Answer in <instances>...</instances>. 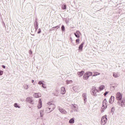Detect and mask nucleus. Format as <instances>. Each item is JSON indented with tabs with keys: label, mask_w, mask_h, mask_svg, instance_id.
<instances>
[{
	"label": "nucleus",
	"mask_w": 125,
	"mask_h": 125,
	"mask_svg": "<svg viewBox=\"0 0 125 125\" xmlns=\"http://www.w3.org/2000/svg\"><path fill=\"white\" fill-rule=\"evenodd\" d=\"M14 107H15V108H18L19 109L21 108V106H20V105H19V104L17 103H15L14 104Z\"/></svg>",
	"instance_id": "23"
},
{
	"label": "nucleus",
	"mask_w": 125,
	"mask_h": 125,
	"mask_svg": "<svg viewBox=\"0 0 125 125\" xmlns=\"http://www.w3.org/2000/svg\"><path fill=\"white\" fill-rule=\"evenodd\" d=\"M41 32H42V30L41 29V28H39L38 29V34H41Z\"/></svg>",
	"instance_id": "34"
},
{
	"label": "nucleus",
	"mask_w": 125,
	"mask_h": 125,
	"mask_svg": "<svg viewBox=\"0 0 125 125\" xmlns=\"http://www.w3.org/2000/svg\"><path fill=\"white\" fill-rule=\"evenodd\" d=\"M79 125H82V124H79Z\"/></svg>",
	"instance_id": "41"
},
{
	"label": "nucleus",
	"mask_w": 125,
	"mask_h": 125,
	"mask_svg": "<svg viewBox=\"0 0 125 125\" xmlns=\"http://www.w3.org/2000/svg\"><path fill=\"white\" fill-rule=\"evenodd\" d=\"M38 84H40V85H41L42 84V87H43V88H46V86L44 85V84L43 83H42V81H40L39 83H38Z\"/></svg>",
	"instance_id": "18"
},
{
	"label": "nucleus",
	"mask_w": 125,
	"mask_h": 125,
	"mask_svg": "<svg viewBox=\"0 0 125 125\" xmlns=\"http://www.w3.org/2000/svg\"><path fill=\"white\" fill-rule=\"evenodd\" d=\"M2 74H3V71H0V76H2Z\"/></svg>",
	"instance_id": "36"
},
{
	"label": "nucleus",
	"mask_w": 125,
	"mask_h": 125,
	"mask_svg": "<svg viewBox=\"0 0 125 125\" xmlns=\"http://www.w3.org/2000/svg\"><path fill=\"white\" fill-rule=\"evenodd\" d=\"M114 112H115V108L114 107H112L111 108V112L112 113V114L114 113Z\"/></svg>",
	"instance_id": "33"
},
{
	"label": "nucleus",
	"mask_w": 125,
	"mask_h": 125,
	"mask_svg": "<svg viewBox=\"0 0 125 125\" xmlns=\"http://www.w3.org/2000/svg\"><path fill=\"white\" fill-rule=\"evenodd\" d=\"M78 87L77 86H74L73 87V90H74V91H78V90H77V88H78Z\"/></svg>",
	"instance_id": "29"
},
{
	"label": "nucleus",
	"mask_w": 125,
	"mask_h": 125,
	"mask_svg": "<svg viewBox=\"0 0 125 125\" xmlns=\"http://www.w3.org/2000/svg\"><path fill=\"white\" fill-rule=\"evenodd\" d=\"M98 75H100V73L99 72H94V75H92V77H95L96 76H98Z\"/></svg>",
	"instance_id": "28"
},
{
	"label": "nucleus",
	"mask_w": 125,
	"mask_h": 125,
	"mask_svg": "<svg viewBox=\"0 0 125 125\" xmlns=\"http://www.w3.org/2000/svg\"><path fill=\"white\" fill-rule=\"evenodd\" d=\"M58 109L59 111H60V113H61V114H64V115H66V114H67V111H66V110H65L63 108H60V107H58Z\"/></svg>",
	"instance_id": "10"
},
{
	"label": "nucleus",
	"mask_w": 125,
	"mask_h": 125,
	"mask_svg": "<svg viewBox=\"0 0 125 125\" xmlns=\"http://www.w3.org/2000/svg\"><path fill=\"white\" fill-rule=\"evenodd\" d=\"M115 100V97L112 96L109 100V103H110V104H112V103H114V101Z\"/></svg>",
	"instance_id": "13"
},
{
	"label": "nucleus",
	"mask_w": 125,
	"mask_h": 125,
	"mask_svg": "<svg viewBox=\"0 0 125 125\" xmlns=\"http://www.w3.org/2000/svg\"><path fill=\"white\" fill-rule=\"evenodd\" d=\"M61 94H65V93H66V89H65V87H62L61 88Z\"/></svg>",
	"instance_id": "17"
},
{
	"label": "nucleus",
	"mask_w": 125,
	"mask_h": 125,
	"mask_svg": "<svg viewBox=\"0 0 125 125\" xmlns=\"http://www.w3.org/2000/svg\"><path fill=\"white\" fill-rule=\"evenodd\" d=\"M40 118H43V116H44V110H41L40 111Z\"/></svg>",
	"instance_id": "15"
},
{
	"label": "nucleus",
	"mask_w": 125,
	"mask_h": 125,
	"mask_svg": "<svg viewBox=\"0 0 125 125\" xmlns=\"http://www.w3.org/2000/svg\"><path fill=\"white\" fill-rule=\"evenodd\" d=\"M33 96L35 98H40L42 97V94L40 93H35L33 94Z\"/></svg>",
	"instance_id": "11"
},
{
	"label": "nucleus",
	"mask_w": 125,
	"mask_h": 125,
	"mask_svg": "<svg viewBox=\"0 0 125 125\" xmlns=\"http://www.w3.org/2000/svg\"><path fill=\"white\" fill-rule=\"evenodd\" d=\"M26 102L27 103L30 104H34V100H33V97H29L26 98Z\"/></svg>",
	"instance_id": "7"
},
{
	"label": "nucleus",
	"mask_w": 125,
	"mask_h": 125,
	"mask_svg": "<svg viewBox=\"0 0 125 125\" xmlns=\"http://www.w3.org/2000/svg\"><path fill=\"white\" fill-rule=\"evenodd\" d=\"M34 27H35V31H37L38 29H39V23H38V21H35Z\"/></svg>",
	"instance_id": "14"
},
{
	"label": "nucleus",
	"mask_w": 125,
	"mask_h": 125,
	"mask_svg": "<svg viewBox=\"0 0 125 125\" xmlns=\"http://www.w3.org/2000/svg\"><path fill=\"white\" fill-rule=\"evenodd\" d=\"M107 103L108 102H107V100H106V99L104 100L103 103V106L102 107V110H101L102 113H103V112H104V110L107 108V106H108Z\"/></svg>",
	"instance_id": "3"
},
{
	"label": "nucleus",
	"mask_w": 125,
	"mask_h": 125,
	"mask_svg": "<svg viewBox=\"0 0 125 125\" xmlns=\"http://www.w3.org/2000/svg\"><path fill=\"white\" fill-rule=\"evenodd\" d=\"M23 88L24 89H29V85L27 84H25L24 85H23Z\"/></svg>",
	"instance_id": "25"
},
{
	"label": "nucleus",
	"mask_w": 125,
	"mask_h": 125,
	"mask_svg": "<svg viewBox=\"0 0 125 125\" xmlns=\"http://www.w3.org/2000/svg\"><path fill=\"white\" fill-rule=\"evenodd\" d=\"M69 123L71 125L75 124V118H73L70 119L69 121Z\"/></svg>",
	"instance_id": "19"
},
{
	"label": "nucleus",
	"mask_w": 125,
	"mask_h": 125,
	"mask_svg": "<svg viewBox=\"0 0 125 125\" xmlns=\"http://www.w3.org/2000/svg\"><path fill=\"white\" fill-rule=\"evenodd\" d=\"M83 74H84V71H83L78 72L77 73V75L79 76L80 78H81V77H83Z\"/></svg>",
	"instance_id": "16"
},
{
	"label": "nucleus",
	"mask_w": 125,
	"mask_h": 125,
	"mask_svg": "<svg viewBox=\"0 0 125 125\" xmlns=\"http://www.w3.org/2000/svg\"><path fill=\"white\" fill-rule=\"evenodd\" d=\"M62 32H64V31H65V26H64V25L62 26Z\"/></svg>",
	"instance_id": "32"
},
{
	"label": "nucleus",
	"mask_w": 125,
	"mask_h": 125,
	"mask_svg": "<svg viewBox=\"0 0 125 125\" xmlns=\"http://www.w3.org/2000/svg\"><path fill=\"white\" fill-rule=\"evenodd\" d=\"M35 82V81L34 80H32L31 81V82L32 83H34V82Z\"/></svg>",
	"instance_id": "39"
},
{
	"label": "nucleus",
	"mask_w": 125,
	"mask_h": 125,
	"mask_svg": "<svg viewBox=\"0 0 125 125\" xmlns=\"http://www.w3.org/2000/svg\"><path fill=\"white\" fill-rule=\"evenodd\" d=\"M55 104H52L51 102H49L47 103L46 105V107L45 108V112L49 114V113H51L54 109L56 108Z\"/></svg>",
	"instance_id": "2"
},
{
	"label": "nucleus",
	"mask_w": 125,
	"mask_h": 125,
	"mask_svg": "<svg viewBox=\"0 0 125 125\" xmlns=\"http://www.w3.org/2000/svg\"><path fill=\"white\" fill-rule=\"evenodd\" d=\"M42 107V100L40 99L38 104V109H41Z\"/></svg>",
	"instance_id": "12"
},
{
	"label": "nucleus",
	"mask_w": 125,
	"mask_h": 125,
	"mask_svg": "<svg viewBox=\"0 0 125 125\" xmlns=\"http://www.w3.org/2000/svg\"><path fill=\"white\" fill-rule=\"evenodd\" d=\"M83 44L84 43L83 42L79 47V51H82L83 50Z\"/></svg>",
	"instance_id": "21"
},
{
	"label": "nucleus",
	"mask_w": 125,
	"mask_h": 125,
	"mask_svg": "<svg viewBox=\"0 0 125 125\" xmlns=\"http://www.w3.org/2000/svg\"><path fill=\"white\" fill-rule=\"evenodd\" d=\"M72 109L74 112H79V106L76 104H72Z\"/></svg>",
	"instance_id": "8"
},
{
	"label": "nucleus",
	"mask_w": 125,
	"mask_h": 125,
	"mask_svg": "<svg viewBox=\"0 0 125 125\" xmlns=\"http://www.w3.org/2000/svg\"><path fill=\"white\" fill-rule=\"evenodd\" d=\"M62 9H66L67 8V6H66V5H63V6H62Z\"/></svg>",
	"instance_id": "30"
},
{
	"label": "nucleus",
	"mask_w": 125,
	"mask_h": 125,
	"mask_svg": "<svg viewBox=\"0 0 125 125\" xmlns=\"http://www.w3.org/2000/svg\"><path fill=\"white\" fill-rule=\"evenodd\" d=\"M33 84H34V85H35V83H34Z\"/></svg>",
	"instance_id": "42"
},
{
	"label": "nucleus",
	"mask_w": 125,
	"mask_h": 125,
	"mask_svg": "<svg viewBox=\"0 0 125 125\" xmlns=\"http://www.w3.org/2000/svg\"><path fill=\"white\" fill-rule=\"evenodd\" d=\"M76 43H77V44H79V43H80V39H76Z\"/></svg>",
	"instance_id": "31"
},
{
	"label": "nucleus",
	"mask_w": 125,
	"mask_h": 125,
	"mask_svg": "<svg viewBox=\"0 0 125 125\" xmlns=\"http://www.w3.org/2000/svg\"><path fill=\"white\" fill-rule=\"evenodd\" d=\"M66 84H69V83H73V81L72 80H67L66 81Z\"/></svg>",
	"instance_id": "27"
},
{
	"label": "nucleus",
	"mask_w": 125,
	"mask_h": 125,
	"mask_svg": "<svg viewBox=\"0 0 125 125\" xmlns=\"http://www.w3.org/2000/svg\"><path fill=\"white\" fill-rule=\"evenodd\" d=\"M103 89H105V85H102L99 87V90L100 91H101L103 90Z\"/></svg>",
	"instance_id": "22"
},
{
	"label": "nucleus",
	"mask_w": 125,
	"mask_h": 125,
	"mask_svg": "<svg viewBox=\"0 0 125 125\" xmlns=\"http://www.w3.org/2000/svg\"><path fill=\"white\" fill-rule=\"evenodd\" d=\"M55 96H58V95H55L54 94Z\"/></svg>",
	"instance_id": "40"
},
{
	"label": "nucleus",
	"mask_w": 125,
	"mask_h": 125,
	"mask_svg": "<svg viewBox=\"0 0 125 125\" xmlns=\"http://www.w3.org/2000/svg\"><path fill=\"white\" fill-rule=\"evenodd\" d=\"M2 68H3V69H5V65H2Z\"/></svg>",
	"instance_id": "38"
},
{
	"label": "nucleus",
	"mask_w": 125,
	"mask_h": 125,
	"mask_svg": "<svg viewBox=\"0 0 125 125\" xmlns=\"http://www.w3.org/2000/svg\"><path fill=\"white\" fill-rule=\"evenodd\" d=\"M54 28H57V29H59V28H60V26H57L53 27L52 29H50L49 30V31H50V32H51V31L54 30V29H53Z\"/></svg>",
	"instance_id": "26"
},
{
	"label": "nucleus",
	"mask_w": 125,
	"mask_h": 125,
	"mask_svg": "<svg viewBox=\"0 0 125 125\" xmlns=\"http://www.w3.org/2000/svg\"><path fill=\"white\" fill-rule=\"evenodd\" d=\"M91 95H93V96H97V92H99V91L96 87L95 86H93L92 88V90L91 91Z\"/></svg>",
	"instance_id": "4"
},
{
	"label": "nucleus",
	"mask_w": 125,
	"mask_h": 125,
	"mask_svg": "<svg viewBox=\"0 0 125 125\" xmlns=\"http://www.w3.org/2000/svg\"><path fill=\"white\" fill-rule=\"evenodd\" d=\"M82 97L84 101V103H86L87 101V95L86 93H84L82 94Z\"/></svg>",
	"instance_id": "9"
},
{
	"label": "nucleus",
	"mask_w": 125,
	"mask_h": 125,
	"mask_svg": "<svg viewBox=\"0 0 125 125\" xmlns=\"http://www.w3.org/2000/svg\"><path fill=\"white\" fill-rule=\"evenodd\" d=\"M80 31H77L76 33H74V35L76 38H80Z\"/></svg>",
	"instance_id": "24"
},
{
	"label": "nucleus",
	"mask_w": 125,
	"mask_h": 125,
	"mask_svg": "<svg viewBox=\"0 0 125 125\" xmlns=\"http://www.w3.org/2000/svg\"><path fill=\"white\" fill-rule=\"evenodd\" d=\"M113 77H114V78H119L120 74L118 73L113 72Z\"/></svg>",
	"instance_id": "20"
},
{
	"label": "nucleus",
	"mask_w": 125,
	"mask_h": 125,
	"mask_svg": "<svg viewBox=\"0 0 125 125\" xmlns=\"http://www.w3.org/2000/svg\"><path fill=\"white\" fill-rule=\"evenodd\" d=\"M108 119H107V115H105L102 117L101 119V125H105L107 124V121Z\"/></svg>",
	"instance_id": "6"
},
{
	"label": "nucleus",
	"mask_w": 125,
	"mask_h": 125,
	"mask_svg": "<svg viewBox=\"0 0 125 125\" xmlns=\"http://www.w3.org/2000/svg\"><path fill=\"white\" fill-rule=\"evenodd\" d=\"M116 98L117 104L121 107H125V98L123 99V94L118 92L116 94Z\"/></svg>",
	"instance_id": "1"
},
{
	"label": "nucleus",
	"mask_w": 125,
	"mask_h": 125,
	"mask_svg": "<svg viewBox=\"0 0 125 125\" xmlns=\"http://www.w3.org/2000/svg\"><path fill=\"white\" fill-rule=\"evenodd\" d=\"M108 93H109V92H108V91L105 92L104 94V96H106V95H107V94H108Z\"/></svg>",
	"instance_id": "35"
},
{
	"label": "nucleus",
	"mask_w": 125,
	"mask_h": 125,
	"mask_svg": "<svg viewBox=\"0 0 125 125\" xmlns=\"http://www.w3.org/2000/svg\"><path fill=\"white\" fill-rule=\"evenodd\" d=\"M91 76H92V72H86L85 74H84L83 76V80H88V78H89V77H91Z\"/></svg>",
	"instance_id": "5"
},
{
	"label": "nucleus",
	"mask_w": 125,
	"mask_h": 125,
	"mask_svg": "<svg viewBox=\"0 0 125 125\" xmlns=\"http://www.w3.org/2000/svg\"><path fill=\"white\" fill-rule=\"evenodd\" d=\"M29 54H33V52H32V50L29 51Z\"/></svg>",
	"instance_id": "37"
}]
</instances>
